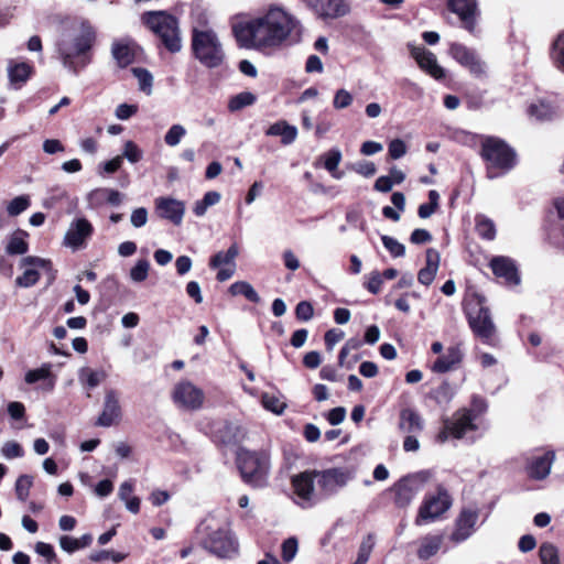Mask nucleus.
<instances>
[{
	"label": "nucleus",
	"instance_id": "obj_1",
	"mask_svg": "<svg viewBox=\"0 0 564 564\" xmlns=\"http://www.w3.org/2000/svg\"><path fill=\"white\" fill-rule=\"evenodd\" d=\"M239 47L264 51L282 42V7L271 6L262 15L232 24Z\"/></svg>",
	"mask_w": 564,
	"mask_h": 564
},
{
	"label": "nucleus",
	"instance_id": "obj_2",
	"mask_svg": "<svg viewBox=\"0 0 564 564\" xmlns=\"http://www.w3.org/2000/svg\"><path fill=\"white\" fill-rule=\"evenodd\" d=\"M96 31L88 22L64 32L56 42V53L62 65L74 75H78L93 61Z\"/></svg>",
	"mask_w": 564,
	"mask_h": 564
},
{
	"label": "nucleus",
	"instance_id": "obj_3",
	"mask_svg": "<svg viewBox=\"0 0 564 564\" xmlns=\"http://www.w3.org/2000/svg\"><path fill=\"white\" fill-rule=\"evenodd\" d=\"M171 53H177L182 48L178 22L175 17L165 11H148L141 18Z\"/></svg>",
	"mask_w": 564,
	"mask_h": 564
},
{
	"label": "nucleus",
	"instance_id": "obj_4",
	"mask_svg": "<svg viewBox=\"0 0 564 564\" xmlns=\"http://www.w3.org/2000/svg\"><path fill=\"white\" fill-rule=\"evenodd\" d=\"M468 325L478 339L487 345H495L497 340V327L492 319L491 312L485 305L482 296H475L465 308Z\"/></svg>",
	"mask_w": 564,
	"mask_h": 564
},
{
	"label": "nucleus",
	"instance_id": "obj_5",
	"mask_svg": "<svg viewBox=\"0 0 564 564\" xmlns=\"http://www.w3.org/2000/svg\"><path fill=\"white\" fill-rule=\"evenodd\" d=\"M196 533L202 535V547L218 557L229 558L238 553V542L228 529L214 528L208 521H203Z\"/></svg>",
	"mask_w": 564,
	"mask_h": 564
},
{
	"label": "nucleus",
	"instance_id": "obj_6",
	"mask_svg": "<svg viewBox=\"0 0 564 564\" xmlns=\"http://www.w3.org/2000/svg\"><path fill=\"white\" fill-rule=\"evenodd\" d=\"M192 50L194 56L206 67L216 68L225 59V52L217 34L212 30H193Z\"/></svg>",
	"mask_w": 564,
	"mask_h": 564
},
{
	"label": "nucleus",
	"instance_id": "obj_7",
	"mask_svg": "<svg viewBox=\"0 0 564 564\" xmlns=\"http://www.w3.org/2000/svg\"><path fill=\"white\" fill-rule=\"evenodd\" d=\"M481 158L487 162V176L496 177L492 170L509 171L516 164L514 151L502 140L487 137L482 141Z\"/></svg>",
	"mask_w": 564,
	"mask_h": 564
},
{
	"label": "nucleus",
	"instance_id": "obj_8",
	"mask_svg": "<svg viewBox=\"0 0 564 564\" xmlns=\"http://www.w3.org/2000/svg\"><path fill=\"white\" fill-rule=\"evenodd\" d=\"M236 462L241 477L247 484L253 487H261L265 484L269 464L264 455L239 448Z\"/></svg>",
	"mask_w": 564,
	"mask_h": 564
},
{
	"label": "nucleus",
	"instance_id": "obj_9",
	"mask_svg": "<svg viewBox=\"0 0 564 564\" xmlns=\"http://www.w3.org/2000/svg\"><path fill=\"white\" fill-rule=\"evenodd\" d=\"M453 505V499L447 489L438 485L436 494L426 495L422 505L419 508L415 518V525L420 527L430 522H434L447 512Z\"/></svg>",
	"mask_w": 564,
	"mask_h": 564
},
{
	"label": "nucleus",
	"instance_id": "obj_10",
	"mask_svg": "<svg viewBox=\"0 0 564 564\" xmlns=\"http://www.w3.org/2000/svg\"><path fill=\"white\" fill-rule=\"evenodd\" d=\"M431 473L429 470H421L408 475L397 481L391 490L394 492V505L398 508H408L416 495L423 489L424 485L430 480Z\"/></svg>",
	"mask_w": 564,
	"mask_h": 564
},
{
	"label": "nucleus",
	"instance_id": "obj_11",
	"mask_svg": "<svg viewBox=\"0 0 564 564\" xmlns=\"http://www.w3.org/2000/svg\"><path fill=\"white\" fill-rule=\"evenodd\" d=\"M172 400L180 409L195 411L203 406L205 394L191 381H181L173 388Z\"/></svg>",
	"mask_w": 564,
	"mask_h": 564
},
{
	"label": "nucleus",
	"instance_id": "obj_12",
	"mask_svg": "<svg viewBox=\"0 0 564 564\" xmlns=\"http://www.w3.org/2000/svg\"><path fill=\"white\" fill-rule=\"evenodd\" d=\"M20 267L24 268V272L15 279V284L21 288L33 286L40 279V270L47 272L52 270L50 260L35 256L24 257L20 262Z\"/></svg>",
	"mask_w": 564,
	"mask_h": 564
},
{
	"label": "nucleus",
	"instance_id": "obj_13",
	"mask_svg": "<svg viewBox=\"0 0 564 564\" xmlns=\"http://www.w3.org/2000/svg\"><path fill=\"white\" fill-rule=\"evenodd\" d=\"M94 234L90 221L84 217L74 219L65 232L64 245L72 250L84 249Z\"/></svg>",
	"mask_w": 564,
	"mask_h": 564
},
{
	"label": "nucleus",
	"instance_id": "obj_14",
	"mask_svg": "<svg viewBox=\"0 0 564 564\" xmlns=\"http://www.w3.org/2000/svg\"><path fill=\"white\" fill-rule=\"evenodd\" d=\"M449 53L452 57L467 68L471 75L481 77L486 74V64L474 50L463 44L454 43L451 45Z\"/></svg>",
	"mask_w": 564,
	"mask_h": 564
},
{
	"label": "nucleus",
	"instance_id": "obj_15",
	"mask_svg": "<svg viewBox=\"0 0 564 564\" xmlns=\"http://www.w3.org/2000/svg\"><path fill=\"white\" fill-rule=\"evenodd\" d=\"M314 471H304L292 478V488L294 501L303 508L311 507L314 503Z\"/></svg>",
	"mask_w": 564,
	"mask_h": 564
},
{
	"label": "nucleus",
	"instance_id": "obj_16",
	"mask_svg": "<svg viewBox=\"0 0 564 564\" xmlns=\"http://www.w3.org/2000/svg\"><path fill=\"white\" fill-rule=\"evenodd\" d=\"M315 476L321 490L326 495L335 494L339 488L346 486L350 479L349 471L343 468H329L315 471Z\"/></svg>",
	"mask_w": 564,
	"mask_h": 564
},
{
	"label": "nucleus",
	"instance_id": "obj_17",
	"mask_svg": "<svg viewBox=\"0 0 564 564\" xmlns=\"http://www.w3.org/2000/svg\"><path fill=\"white\" fill-rule=\"evenodd\" d=\"M448 8L459 17L463 26L469 33L475 32L479 14L476 0H448Z\"/></svg>",
	"mask_w": 564,
	"mask_h": 564
},
{
	"label": "nucleus",
	"instance_id": "obj_18",
	"mask_svg": "<svg viewBox=\"0 0 564 564\" xmlns=\"http://www.w3.org/2000/svg\"><path fill=\"white\" fill-rule=\"evenodd\" d=\"M477 520V509H463L455 521V530L451 535V540L456 543L467 540L474 533Z\"/></svg>",
	"mask_w": 564,
	"mask_h": 564
},
{
	"label": "nucleus",
	"instance_id": "obj_19",
	"mask_svg": "<svg viewBox=\"0 0 564 564\" xmlns=\"http://www.w3.org/2000/svg\"><path fill=\"white\" fill-rule=\"evenodd\" d=\"M476 415L471 414V411L462 409L457 411L452 420H447V429L451 432V436L454 438H462L468 432L477 430L475 424Z\"/></svg>",
	"mask_w": 564,
	"mask_h": 564
},
{
	"label": "nucleus",
	"instance_id": "obj_20",
	"mask_svg": "<svg viewBox=\"0 0 564 564\" xmlns=\"http://www.w3.org/2000/svg\"><path fill=\"white\" fill-rule=\"evenodd\" d=\"M555 459L553 451H546L541 454H534L528 462L527 471L532 479L542 480L546 478L551 471V467Z\"/></svg>",
	"mask_w": 564,
	"mask_h": 564
},
{
	"label": "nucleus",
	"instance_id": "obj_21",
	"mask_svg": "<svg viewBox=\"0 0 564 564\" xmlns=\"http://www.w3.org/2000/svg\"><path fill=\"white\" fill-rule=\"evenodd\" d=\"M155 207L160 217L172 221L176 226L182 224L185 213V205L182 202L169 197H159L155 199Z\"/></svg>",
	"mask_w": 564,
	"mask_h": 564
},
{
	"label": "nucleus",
	"instance_id": "obj_22",
	"mask_svg": "<svg viewBox=\"0 0 564 564\" xmlns=\"http://www.w3.org/2000/svg\"><path fill=\"white\" fill-rule=\"evenodd\" d=\"M490 268L496 276L505 279L509 285L520 283L518 268L512 259L503 256L494 257L490 261Z\"/></svg>",
	"mask_w": 564,
	"mask_h": 564
},
{
	"label": "nucleus",
	"instance_id": "obj_23",
	"mask_svg": "<svg viewBox=\"0 0 564 564\" xmlns=\"http://www.w3.org/2000/svg\"><path fill=\"white\" fill-rule=\"evenodd\" d=\"M121 415V408L119 404V399L113 390H109L106 392L104 409L101 414L96 421V425L109 427L115 424Z\"/></svg>",
	"mask_w": 564,
	"mask_h": 564
},
{
	"label": "nucleus",
	"instance_id": "obj_24",
	"mask_svg": "<svg viewBox=\"0 0 564 564\" xmlns=\"http://www.w3.org/2000/svg\"><path fill=\"white\" fill-rule=\"evenodd\" d=\"M411 55L419 64L420 68L429 73L435 79H442L445 76L444 69L437 64L436 56L424 47L411 48Z\"/></svg>",
	"mask_w": 564,
	"mask_h": 564
},
{
	"label": "nucleus",
	"instance_id": "obj_25",
	"mask_svg": "<svg viewBox=\"0 0 564 564\" xmlns=\"http://www.w3.org/2000/svg\"><path fill=\"white\" fill-rule=\"evenodd\" d=\"M312 8L323 19H337L349 12L346 0H314Z\"/></svg>",
	"mask_w": 564,
	"mask_h": 564
},
{
	"label": "nucleus",
	"instance_id": "obj_26",
	"mask_svg": "<svg viewBox=\"0 0 564 564\" xmlns=\"http://www.w3.org/2000/svg\"><path fill=\"white\" fill-rule=\"evenodd\" d=\"M440 253L437 250L430 248L426 250V264L417 273V280L423 285L429 286L435 279L440 267Z\"/></svg>",
	"mask_w": 564,
	"mask_h": 564
},
{
	"label": "nucleus",
	"instance_id": "obj_27",
	"mask_svg": "<svg viewBox=\"0 0 564 564\" xmlns=\"http://www.w3.org/2000/svg\"><path fill=\"white\" fill-rule=\"evenodd\" d=\"M24 380L29 384L43 380L45 381L43 389L52 391L55 387L56 377L52 373V364L45 362L40 368L29 370Z\"/></svg>",
	"mask_w": 564,
	"mask_h": 564
},
{
	"label": "nucleus",
	"instance_id": "obj_28",
	"mask_svg": "<svg viewBox=\"0 0 564 564\" xmlns=\"http://www.w3.org/2000/svg\"><path fill=\"white\" fill-rule=\"evenodd\" d=\"M216 437L224 445H236L245 438V431L237 423L226 422L217 430Z\"/></svg>",
	"mask_w": 564,
	"mask_h": 564
},
{
	"label": "nucleus",
	"instance_id": "obj_29",
	"mask_svg": "<svg viewBox=\"0 0 564 564\" xmlns=\"http://www.w3.org/2000/svg\"><path fill=\"white\" fill-rule=\"evenodd\" d=\"M399 429L408 434L420 433L423 430V420L413 409H403L400 412Z\"/></svg>",
	"mask_w": 564,
	"mask_h": 564
},
{
	"label": "nucleus",
	"instance_id": "obj_30",
	"mask_svg": "<svg viewBox=\"0 0 564 564\" xmlns=\"http://www.w3.org/2000/svg\"><path fill=\"white\" fill-rule=\"evenodd\" d=\"M443 544V535L441 534H427L420 540V546L417 549V557L420 560H429L436 555Z\"/></svg>",
	"mask_w": 564,
	"mask_h": 564
},
{
	"label": "nucleus",
	"instance_id": "obj_31",
	"mask_svg": "<svg viewBox=\"0 0 564 564\" xmlns=\"http://www.w3.org/2000/svg\"><path fill=\"white\" fill-rule=\"evenodd\" d=\"M88 199L94 205L108 203L112 206H118L122 202V194L112 188H97L89 193Z\"/></svg>",
	"mask_w": 564,
	"mask_h": 564
},
{
	"label": "nucleus",
	"instance_id": "obj_32",
	"mask_svg": "<svg viewBox=\"0 0 564 564\" xmlns=\"http://www.w3.org/2000/svg\"><path fill=\"white\" fill-rule=\"evenodd\" d=\"M462 360V352L457 347H451L447 352L438 357L432 366V370L437 373L449 371L455 365Z\"/></svg>",
	"mask_w": 564,
	"mask_h": 564
},
{
	"label": "nucleus",
	"instance_id": "obj_33",
	"mask_svg": "<svg viewBox=\"0 0 564 564\" xmlns=\"http://www.w3.org/2000/svg\"><path fill=\"white\" fill-rule=\"evenodd\" d=\"M111 54L121 68L127 67L134 61V52L127 42H115Z\"/></svg>",
	"mask_w": 564,
	"mask_h": 564
},
{
	"label": "nucleus",
	"instance_id": "obj_34",
	"mask_svg": "<svg viewBox=\"0 0 564 564\" xmlns=\"http://www.w3.org/2000/svg\"><path fill=\"white\" fill-rule=\"evenodd\" d=\"M28 232L24 230L15 231L9 239L6 251L10 256L24 254L29 250V245L25 240Z\"/></svg>",
	"mask_w": 564,
	"mask_h": 564
},
{
	"label": "nucleus",
	"instance_id": "obj_35",
	"mask_svg": "<svg viewBox=\"0 0 564 564\" xmlns=\"http://www.w3.org/2000/svg\"><path fill=\"white\" fill-rule=\"evenodd\" d=\"M475 229L477 234L486 240H494L496 237V226L494 221L485 215H476Z\"/></svg>",
	"mask_w": 564,
	"mask_h": 564
},
{
	"label": "nucleus",
	"instance_id": "obj_36",
	"mask_svg": "<svg viewBox=\"0 0 564 564\" xmlns=\"http://www.w3.org/2000/svg\"><path fill=\"white\" fill-rule=\"evenodd\" d=\"M302 35V28L297 20L284 12V42L290 44L300 41Z\"/></svg>",
	"mask_w": 564,
	"mask_h": 564
},
{
	"label": "nucleus",
	"instance_id": "obj_37",
	"mask_svg": "<svg viewBox=\"0 0 564 564\" xmlns=\"http://www.w3.org/2000/svg\"><path fill=\"white\" fill-rule=\"evenodd\" d=\"M229 292L231 295H242L248 301L258 303L260 301V296L258 295L257 291L253 289V286L246 281H238L230 285Z\"/></svg>",
	"mask_w": 564,
	"mask_h": 564
},
{
	"label": "nucleus",
	"instance_id": "obj_38",
	"mask_svg": "<svg viewBox=\"0 0 564 564\" xmlns=\"http://www.w3.org/2000/svg\"><path fill=\"white\" fill-rule=\"evenodd\" d=\"M221 198L220 193L216 191L207 192L200 200H197L194 205L193 212L196 216L202 217L206 214L208 207L219 203Z\"/></svg>",
	"mask_w": 564,
	"mask_h": 564
},
{
	"label": "nucleus",
	"instance_id": "obj_39",
	"mask_svg": "<svg viewBox=\"0 0 564 564\" xmlns=\"http://www.w3.org/2000/svg\"><path fill=\"white\" fill-rule=\"evenodd\" d=\"M257 97L250 91H242L230 98L228 109L232 112L241 110L245 107L251 106L256 102Z\"/></svg>",
	"mask_w": 564,
	"mask_h": 564
},
{
	"label": "nucleus",
	"instance_id": "obj_40",
	"mask_svg": "<svg viewBox=\"0 0 564 564\" xmlns=\"http://www.w3.org/2000/svg\"><path fill=\"white\" fill-rule=\"evenodd\" d=\"M238 256V247L232 245L226 252L216 253L209 262V265L214 269L221 267L223 264L232 263L236 257Z\"/></svg>",
	"mask_w": 564,
	"mask_h": 564
},
{
	"label": "nucleus",
	"instance_id": "obj_41",
	"mask_svg": "<svg viewBox=\"0 0 564 564\" xmlns=\"http://www.w3.org/2000/svg\"><path fill=\"white\" fill-rule=\"evenodd\" d=\"M551 58L555 67L564 73V32L553 43Z\"/></svg>",
	"mask_w": 564,
	"mask_h": 564
},
{
	"label": "nucleus",
	"instance_id": "obj_42",
	"mask_svg": "<svg viewBox=\"0 0 564 564\" xmlns=\"http://www.w3.org/2000/svg\"><path fill=\"white\" fill-rule=\"evenodd\" d=\"M31 70V66L26 63L10 65L8 69L12 83H24L29 78Z\"/></svg>",
	"mask_w": 564,
	"mask_h": 564
},
{
	"label": "nucleus",
	"instance_id": "obj_43",
	"mask_svg": "<svg viewBox=\"0 0 564 564\" xmlns=\"http://www.w3.org/2000/svg\"><path fill=\"white\" fill-rule=\"evenodd\" d=\"M133 75L138 78L139 88L147 95L152 94L153 76L152 74L142 67L132 68Z\"/></svg>",
	"mask_w": 564,
	"mask_h": 564
},
{
	"label": "nucleus",
	"instance_id": "obj_44",
	"mask_svg": "<svg viewBox=\"0 0 564 564\" xmlns=\"http://www.w3.org/2000/svg\"><path fill=\"white\" fill-rule=\"evenodd\" d=\"M33 485V477L29 475H21L15 481L17 498L25 501L29 497L30 489Z\"/></svg>",
	"mask_w": 564,
	"mask_h": 564
},
{
	"label": "nucleus",
	"instance_id": "obj_45",
	"mask_svg": "<svg viewBox=\"0 0 564 564\" xmlns=\"http://www.w3.org/2000/svg\"><path fill=\"white\" fill-rule=\"evenodd\" d=\"M539 553L542 564H560L558 552L553 544L543 543Z\"/></svg>",
	"mask_w": 564,
	"mask_h": 564
},
{
	"label": "nucleus",
	"instance_id": "obj_46",
	"mask_svg": "<svg viewBox=\"0 0 564 564\" xmlns=\"http://www.w3.org/2000/svg\"><path fill=\"white\" fill-rule=\"evenodd\" d=\"M150 269V262L147 259L138 260L130 270V279L133 282H143L147 280Z\"/></svg>",
	"mask_w": 564,
	"mask_h": 564
},
{
	"label": "nucleus",
	"instance_id": "obj_47",
	"mask_svg": "<svg viewBox=\"0 0 564 564\" xmlns=\"http://www.w3.org/2000/svg\"><path fill=\"white\" fill-rule=\"evenodd\" d=\"M341 158H343V155H341L340 150L337 148H334V149H330L329 151H327L326 153H324L321 156V160H323L324 167L328 172H335V170L338 167V165L341 161Z\"/></svg>",
	"mask_w": 564,
	"mask_h": 564
},
{
	"label": "nucleus",
	"instance_id": "obj_48",
	"mask_svg": "<svg viewBox=\"0 0 564 564\" xmlns=\"http://www.w3.org/2000/svg\"><path fill=\"white\" fill-rule=\"evenodd\" d=\"M431 398L438 404L448 403L453 398V390L447 382H443L431 391Z\"/></svg>",
	"mask_w": 564,
	"mask_h": 564
},
{
	"label": "nucleus",
	"instance_id": "obj_49",
	"mask_svg": "<svg viewBox=\"0 0 564 564\" xmlns=\"http://www.w3.org/2000/svg\"><path fill=\"white\" fill-rule=\"evenodd\" d=\"M186 134V129L182 124H173L164 135V141L169 147H176L183 137Z\"/></svg>",
	"mask_w": 564,
	"mask_h": 564
},
{
	"label": "nucleus",
	"instance_id": "obj_50",
	"mask_svg": "<svg viewBox=\"0 0 564 564\" xmlns=\"http://www.w3.org/2000/svg\"><path fill=\"white\" fill-rule=\"evenodd\" d=\"M373 546H375V536H373V534L370 533L362 540V542L359 546L357 561L366 564L370 557Z\"/></svg>",
	"mask_w": 564,
	"mask_h": 564
},
{
	"label": "nucleus",
	"instance_id": "obj_51",
	"mask_svg": "<svg viewBox=\"0 0 564 564\" xmlns=\"http://www.w3.org/2000/svg\"><path fill=\"white\" fill-rule=\"evenodd\" d=\"M530 115L538 120H550L554 116V110L550 105L540 102L530 106Z\"/></svg>",
	"mask_w": 564,
	"mask_h": 564
},
{
	"label": "nucleus",
	"instance_id": "obj_52",
	"mask_svg": "<svg viewBox=\"0 0 564 564\" xmlns=\"http://www.w3.org/2000/svg\"><path fill=\"white\" fill-rule=\"evenodd\" d=\"M30 206V199L28 196L14 197L8 205L7 212L10 216H18L23 213Z\"/></svg>",
	"mask_w": 564,
	"mask_h": 564
},
{
	"label": "nucleus",
	"instance_id": "obj_53",
	"mask_svg": "<svg viewBox=\"0 0 564 564\" xmlns=\"http://www.w3.org/2000/svg\"><path fill=\"white\" fill-rule=\"evenodd\" d=\"M381 240L386 249L391 253V256L395 258L404 256L405 247L397 239L390 236H382Z\"/></svg>",
	"mask_w": 564,
	"mask_h": 564
},
{
	"label": "nucleus",
	"instance_id": "obj_54",
	"mask_svg": "<svg viewBox=\"0 0 564 564\" xmlns=\"http://www.w3.org/2000/svg\"><path fill=\"white\" fill-rule=\"evenodd\" d=\"M142 150L133 141L124 143L122 159L126 158L130 163H137L142 159Z\"/></svg>",
	"mask_w": 564,
	"mask_h": 564
},
{
	"label": "nucleus",
	"instance_id": "obj_55",
	"mask_svg": "<svg viewBox=\"0 0 564 564\" xmlns=\"http://www.w3.org/2000/svg\"><path fill=\"white\" fill-rule=\"evenodd\" d=\"M89 558L93 562H102V561L110 558L115 563H119L124 558V555L119 552L102 550V551L93 552L89 555Z\"/></svg>",
	"mask_w": 564,
	"mask_h": 564
},
{
	"label": "nucleus",
	"instance_id": "obj_56",
	"mask_svg": "<svg viewBox=\"0 0 564 564\" xmlns=\"http://www.w3.org/2000/svg\"><path fill=\"white\" fill-rule=\"evenodd\" d=\"M351 102H352V95L348 90L341 88L335 93L334 100H333V106L335 109H338V110L345 109V108L349 107L351 105Z\"/></svg>",
	"mask_w": 564,
	"mask_h": 564
},
{
	"label": "nucleus",
	"instance_id": "obj_57",
	"mask_svg": "<svg viewBox=\"0 0 564 564\" xmlns=\"http://www.w3.org/2000/svg\"><path fill=\"white\" fill-rule=\"evenodd\" d=\"M1 454L8 459H12L22 457L24 455V451L19 443L10 441L3 444L1 448Z\"/></svg>",
	"mask_w": 564,
	"mask_h": 564
},
{
	"label": "nucleus",
	"instance_id": "obj_58",
	"mask_svg": "<svg viewBox=\"0 0 564 564\" xmlns=\"http://www.w3.org/2000/svg\"><path fill=\"white\" fill-rule=\"evenodd\" d=\"M261 403L265 410L271 411L274 414L282 413V403L279 400V398H276L274 395H270L269 393H263Z\"/></svg>",
	"mask_w": 564,
	"mask_h": 564
},
{
	"label": "nucleus",
	"instance_id": "obj_59",
	"mask_svg": "<svg viewBox=\"0 0 564 564\" xmlns=\"http://www.w3.org/2000/svg\"><path fill=\"white\" fill-rule=\"evenodd\" d=\"M313 305L307 301H302L296 305L295 315L299 321L307 322L313 317Z\"/></svg>",
	"mask_w": 564,
	"mask_h": 564
},
{
	"label": "nucleus",
	"instance_id": "obj_60",
	"mask_svg": "<svg viewBox=\"0 0 564 564\" xmlns=\"http://www.w3.org/2000/svg\"><path fill=\"white\" fill-rule=\"evenodd\" d=\"M388 151L392 160H398L406 153V144L401 139H394L389 143Z\"/></svg>",
	"mask_w": 564,
	"mask_h": 564
},
{
	"label": "nucleus",
	"instance_id": "obj_61",
	"mask_svg": "<svg viewBox=\"0 0 564 564\" xmlns=\"http://www.w3.org/2000/svg\"><path fill=\"white\" fill-rule=\"evenodd\" d=\"M131 225L134 228L143 227L148 221V210L144 207H139L132 210L130 216Z\"/></svg>",
	"mask_w": 564,
	"mask_h": 564
},
{
	"label": "nucleus",
	"instance_id": "obj_62",
	"mask_svg": "<svg viewBox=\"0 0 564 564\" xmlns=\"http://www.w3.org/2000/svg\"><path fill=\"white\" fill-rule=\"evenodd\" d=\"M138 112L137 105L120 104L115 111L116 117L119 120H128Z\"/></svg>",
	"mask_w": 564,
	"mask_h": 564
},
{
	"label": "nucleus",
	"instance_id": "obj_63",
	"mask_svg": "<svg viewBox=\"0 0 564 564\" xmlns=\"http://www.w3.org/2000/svg\"><path fill=\"white\" fill-rule=\"evenodd\" d=\"M354 171H356L358 174L365 176V177H371L376 174L377 167L373 162H358L354 164L352 166Z\"/></svg>",
	"mask_w": 564,
	"mask_h": 564
},
{
	"label": "nucleus",
	"instance_id": "obj_64",
	"mask_svg": "<svg viewBox=\"0 0 564 564\" xmlns=\"http://www.w3.org/2000/svg\"><path fill=\"white\" fill-rule=\"evenodd\" d=\"M297 549L299 542L296 538L292 536L284 540V562H291L295 557Z\"/></svg>",
	"mask_w": 564,
	"mask_h": 564
}]
</instances>
